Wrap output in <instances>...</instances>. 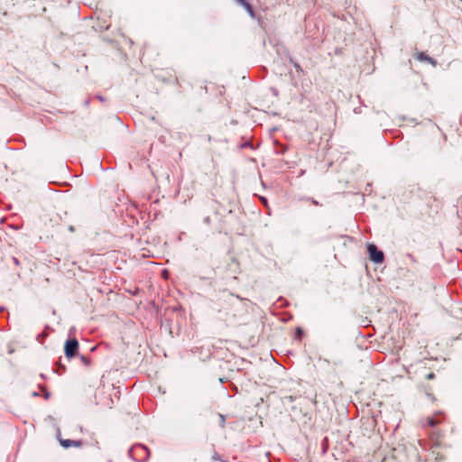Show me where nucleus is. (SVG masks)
<instances>
[{"mask_svg":"<svg viewBox=\"0 0 462 462\" xmlns=\"http://www.w3.org/2000/svg\"><path fill=\"white\" fill-rule=\"evenodd\" d=\"M462 2V0H460Z\"/></svg>","mask_w":462,"mask_h":462,"instance_id":"nucleus-8","label":"nucleus"},{"mask_svg":"<svg viewBox=\"0 0 462 462\" xmlns=\"http://www.w3.org/2000/svg\"><path fill=\"white\" fill-rule=\"evenodd\" d=\"M60 444L62 447L68 448L69 447H72V446H79V443L74 441V440H69V439H64V440H60Z\"/></svg>","mask_w":462,"mask_h":462,"instance_id":"nucleus-3","label":"nucleus"},{"mask_svg":"<svg viewBox=\"0 0 462 462\" xmlns=\"http://www.w3.org/2000/svg\"><path fill=\"white\" fill-rule=\"evenodd\" d=\"M434 378V374L430 373L427 375V379H433Z\"/></svg>","mask_w":462,"mask_h":462,"instance_id":"nucleus-7","label":"nucleus"},{"mask_svg":"<svg viewBox=\"0 0 462 462\" xmlns=\"http://www.w3.org/2000/svg\"><path fill=\"white\" fill-rule=\"evenodd\" d=\"M237 2L243 4L246 8L247 10H249L251 12V6L250 5H248L247 3L245 2V0H236Z\"/></svg>","mask_w":462,"mask_h":462,"instance_id":"nucleus-5","label":"nucleus"},{"mask_svg":"<svg viewBox=\"0 0 462 462\" xmlns=\"http://www.w3.org/2000/svg\"><path fill=\"white\" fill-rule=\"evenodd\" d=\"M418 60H425V61H428V62L431 63L432 65H436V61L433 59H431L430 57L425 55L422 52L418 54Z\"/></svg>","mask_w":462,"mask_h":462,"instance_id":"nucleus-4","label":"nucleus"},{"mask_svg":"<svg viewBox=\"0 0 462 462\" xmlns=\"http://www.w3.org/2000/svg\"><path fill=\"white\" fill-rule=\"evenodd\" d=\"M370 259L375 263H381L383 261V254L379 251L374 244L367 245Z\"/></svg>","mask_w":462,"mask_h":462,"instance_id":"nucleus-1","label":"nucleus"},{"mask_svg":"<svg viewBox=\"0 0 462 462\" xmlns=\"http://www.w3.org/2000/svg\"><path fill=\"white\" fill-rule=\"evenodd\" d=\"M78 348H79V342L77 339L73 338V339L67 340L65 343V347H64L65 356L68 358H72L75 356Z\"/></svg>","mask_w":462,"mask_h":462,"instance_id":"nucleus-2","label":"nucleus"},{"mask_svg":"<svg viewBox=\"0 0 462 462\" xmlns=\"http://www.w3.org/2000/svg\"><path fill=\"white\" fill-rule=\"evenodd\" d=\"M81 360L86 365H89V360L87 359L85 356H81Z\"/></svg>","mask_w":462,"mask_h":462,"instance_id":"nucleus-6","label":"nucleus"}]
</instances>
